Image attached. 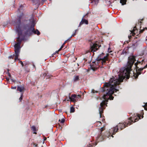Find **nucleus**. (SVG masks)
<instances>
[{
    "instance_id": "58836bf2",
    "label": "nucleus",
    "mask_w": 147,
    "mask_h": 147,
    "mask_svg": "<svg viewBox=\"0 0 147 147\" xmlns=\"http://www.w3.org/2000/svg\"><path fill=\"white\" fill-rule=\"evenodd\" d=\"M68 96L69 98V97H71V96H70V93H69L68 94Z\"/></svg>"
},
{
    "instance_id": "3c124183",
    "label": "nucleus",
    "mask_w": 147,
    "mask_h": 147,
    "mask_svg": "<svg viewBox=\"0 0 147 147\" xmlns=\"http://www.w3.org/2000/svg\"><path fill=\"white\" fill-rule=\"evenodd\" d=\"M144 116H142V118H143V117Z\"/></svg>"
},
{
    "instance_id": "20e7f679",
    "label": "nucleus",
    "mask_w": 147,
    "mask_h": 147,
    "mask_svg": "<svg viewBox=\"0 0 147 147\" xmlns=\"http://www.w3.org/2000/svg\"><path fill=\"white\" fill-rule=\"evenodd\" d=\"M142 63V62L137 61V62L135 64V65L136 68V72L135 73H134L133 76L135 79L138 78V76L142 73V71L144 69L147 68V64L144 67L139 68V67L138 66V65L139 63Z\"/></svg>"
},
{
    "instance_id": "bb28decb",
    "label": "nucleus",
    "mask_w": 147,
    "mask_h": 147,
    "mask_svg": "<svg viewBox=\"0 0 147 147\" xmlns=\"http://www.w3.org/2000/svg\"><path fill=\"white\" fill-rule=\"evenodd\" d=\"M145 30H147V28H144L142 30H141L140 29V30L139 31V33H142L143 31Z\"/></svg>"
},
{
    "instance_id": "9d476101",
    "label": "nucleus",
    "mask_w": 147,
    "mask_h": 147,
    "mask_svg": "<svg viewBox=\"0 0 147 147\" xmlns=\"http://www.w3.org/2000/svg\"><path fill=\"white\" fill-rule=\"evenodd\" d=\"M105 129V126L101 127L100 129V131L99 132L98 136H97L96 142L98 143V142H101L103 140L104 138H105L104 134H102V132Z\"/></svg>"
},
{
    "instance_id": "0eeeda50",
    "label": "nucleus",
    "mask_w": 147,
    "mask_h": 147,
    "mask_svg": "<svg viewBox=\"0 0 147 147\" xmlns=\"http://www.w3.org/2000/svg\"><path fill=\"white\" fill-rule=\"evenodd\" d=\"M118 131V129L117 127H114L113 128L110 129L109 131H106L105 133L104 134L105 137V138H109L111 137L113 138V135H115L116 133Z\"/></svg>"
},
{
    "instance_id": "c9c22d12",
    "label": "nucleus",
    "mask_w": 147,
    "mask_h": 147,
    "mask_svg": "<svg viewBox=\"0 0 147 147\" xmlns=\"http://www.w3.org/2000/svg\"><path fill=\"white\" fill-rule=\"evenodd\" d=\"M43 76H44V77L45 76H47V74L46 73H44L43 74Z\"/></svg>"
},
{
    "instance_id": "39448f33",
    "label": "nucleus",
    "mask_w": 147,
    "mask_h": 147,
    "mask_svg": "<svg viewBox=\"0 0 147 147\" xmlns=\"http://www.w3.org/2000/svg\"><path fill=\"white\" fill-rule=\"evenodd\" d=\"M24 70L27 72H29L30 71V69L31 70H33L34 68L35 70L36 69V67L33 63H30V62L27 61H24Z\"/></svg>"
},
{
    "instance_id": "423d86ee",
    "label": "nucleus",
    "mask_w": 147,
    "mask_h": 147,
    "mask_svg": "<svg viewBox=\"0 0 147 147\" xmlns=\"http://www.w3.org/2000/svg\"><path fill=\"white\" fill-rule=\"evenodd\" d=\"M105 56L104 58H101L98 57L95 60V62L98 65H100H100L103 66L106 65L107 64L106 61L108 60V56Z\"/></svg>"
},
{
    "instance_id": "393cba45",
    "label": "nucleus",
    "mask_w": 147,
    "mask_h": 147,
    "mask_svg": "<svg viewBox=\"0 0 147 147\" xmlns=\"http://www.w3.org/2000/svg\"><path fill=\"white\" fill-rule=\"evenodd\" d=\"M23 92L21 93V96L19 99L20 101V102L22 100V99L23 98Z\"/></svg>"
},
{
    "instance_id": "5701e85b",
    "label": "nucleus",
    "mask_w": 147,
    "mask_h": 147,
    "mask_svg": "<svg viewBox=\"0 0 147 147\" xmlns=\"http://www.w3.org/2000/svg\"><path fill=\"white\" fill-rule=\"evenodd\" d=\"M79 80V76H75L74 79V82H76Z\"/></svg>"
},
{
    "instance_id": "09e8293b",
    "label": "nucleus",
    "mask_w": 147,
    "mask_h": 147,
    "mask_svg": "<svg viewBox=\"0 0 147 147\" xmlns=\"http://www.w3.org/2000/svg\"><path fill=\"white\" fill-rule=\"evenodd\" d=\"M141 20V21H142V20H143V19H141V20Z\"/></svg>"
},
{
    "instance_id": "f3484780",
    "label": "nucleus",
    "mask_w": 147,
    "mask_h": 147,
    "mask_svg": "<svg viewBox=\"0 0 147 147\" xmlns=\"http://www.w3.org/2000/svg\"><path fill=\"white\" fill-rule=\"evenodd\" d=\"M25 90L24 86H18L17 87V91H19L21 93L23 92L24 93V91Z\"/></svg>"
},
{
    "instance_id": "f03ea898",
    "label": "nucleus",
    "mask_w": 147,
    "mask_h": 147,
    "mask_svg": "<svg viewBox=\"0 0 147 147\" xmlns=\"http://www.w3.org/2000/svg\"><path fill=\"white\" fill-rule=\"evenodd\" d=\"M23 16V13H22L19 16L16 22V32L18 33V37L17 38V40L18 41H20L21 42L22 40L24 39L25 36L26 35L25 34L24 35L23 34L22 31L21 30V21Z\"/></svg>"
},
{
    "instance_id": "a19ab883",
    "label": "nucleus",
    "mask_w": 147,
    "mask_h": 147,
    "mask_svg": "<svg viewBox=\"0 0 147 147\" xmlns=\"http://www.w3.org/2000/svg\"><path fill=\"white\" fill-rule=\"evenodd\" d=\"M66 43V42H64L63 44V45L64 46Z\"/></svg>"
},
{
    "instance_id": "603ef678",
    "label": "nucleus",
    "mask_w": 147,
    "mask_h": 147,
    "mask_svg": "<svg viewBox=\"0 0 147 147\" xmlns=\"http://www.w3.org/2000/svg\"><path fill=\"white\" fill-rule=\"evenodd\" d=\"M97 144V143H96L95 144V145H96Z\"/></svg>"
},
{
    "instance_id": "7c9ffc66",
    "label": "nucleus",
    "mask_w": 147,
    "mask_h": 147,
    "mask_svg": "<svg viewBox=\"0 0 147 147\" xmlns=\"http://www.w3.org/2000/svg\"><path fill=\"white\" fill-rule=\"evenodd\" d=\"M88 13H87L84 16L83 18H85V19L87 18L88 17Z\"/></svg>"
},
{
    "instance_id": "6ab92c4d",
    "label": "nucleus",
    "mask_w": 147,
    "mask_h": 147,
    "mask_svg": "<svg viewBox=\"0 0 147 147\" xmlns=\"http://www.w3.org/2000/svg\"><path fill=\"white\" fill-rule=\"evenodd\" d=\"M64 45H62L61 46V48L60 49H59L58 51H55V52L53 54H52V55H54L55 54H56V53H57V54H58V52L60 51L62 49Z\"/></svg>"
},
{
    "instance_id": "9b49d317",
    "label": "nucleus",
    "mask_w": 147,
    "mask_h": 147,
    "mask_svg": "<svg viewBox=\"0 0 147 147\" xmlns=\"http://www.w3.org/2000/svg\"><path fill=\"white\" fill-rule=\"evenodd\" d=\"M81 97L80 95L72 94L71 97H69V100L68 99L67 101L74 102V103L76 102Z\"/></svg>"
},
{
    "instance_id": "4c0bfd02",
    "label": "nucleus",
    "mask_w": 147,
    "mask_h": 147,
    "mask_svg": "<svg viewBox=\"0 0 147 147\" xmlns=\"http://www.w3.org/2000/svg\"><path fill=\"white\" fill-rule=\"evenodd\" d=\"M8 76L9 77H11V74L9 73V72H8Z\"/></svg>"
},
{
    "instance_id": "7ed1b4c3",
    "label": "nucleus",
    "mask_w": 147,
    "mask_h": 147,
    "mask_svg": "<svg viewBox=\"0 0 147 147\" xmlns=\"http://www.w3.org/2000/svg\"><path fill=\"white\" fill-rule=\"evenodd\" d=\"M138 119H141L140 116H138L135 119H134V118H133L132 117H130L129 118L128 121H126L123 123H119L115 127H117L118 130H119V128L121 130H122L126 127H127L128 125H130L133 123L138 121Z\"/></svg>"
},
{
    "instance_id": "c03bdc74",
    "label": "nucleus",
    "mask_w": 147,
    "mask_h": 147,
    "mask_svg": "<svg viewBox=\"0 0 147 147\" xmlns=\"http://www.w3.org/2000/svg\"><path fill=\"white\" fill-rule=\"evenodd\" d=\"M69 41L68 40H67L66 41H65V42H66V43H67V42Z\"/></svg>"
},
{
    "instance_id": "ddd939ff",
    "label": "nucleus",
    "mask_w": 147,
    "mask_h": 147,
    "mask_svg": "<svg viewBox=\"0 0 147 147\" xmlns=\"http://www.w3.org/2000/svg\"><path fill=\"white\" fill-rule=\"evenodd\" d=\"M93 64L90 65V68L93 71H95L100 67V66L97 65L95 61L94 62H93Z\"/></svg>"
},
{
    "instance_id": "37998d69",
    "label": "nucleus",
    "mask_w": 147,
    "mask_h": 147,
    "mask_svg": "<svg viewBox=\"0 0 147 147\" xmlns=\"http://www.w3.org/2000/svg\"><path fill=\"white\" fill-rule=\"evenodd\" d=\"M67 96L66 97V98L64 100V101H65L66 100H67Z\"/></svg>"
},
{
    "instance_id": "cd10ccee",
    "label": "nucleus",
    "mask_w": 147,
    "mask_h": 147,
    "mask_svg": "<svg viewBox=\"0 0 147 147\" xmlns=\"http://www.w3.org/2000/svg\"><path fill=\"white\" fill-rule=\"evenodd\" d=\"M19 63L21 64L22 65V67H24V62H23L22 61L20 60L19 61Z\"/></svg>"
},
{
    "instance_id": "f8f14e48",
    "label": "nucleus",
    "mask_w": 147,
    "mask_h": 147,
    "mask_svg": "<svg viewBox=\"0 0 147 147\" xmlns=\"http://www.w3.org/2000/svg\"><path fill=\"white\" fill-rule=\"evenodd\" d=\"M142 22L141 21L139 22H138L136 24V26L134 27L133 30L131 32V33L132 34L133 36H134L136 34V33L137 32L138 30L137 28V27H138V26H140V29H141V24Z\"/></svg>"
},
{
    "instance_id": "c85d7f7f",
    "label": "nucleus",
    "mask_w": 147,
    "mask_h": 147,
    "mask_svg": "<svg viewBox=\"0 0 147 147\" xmlns=\"http://www.w3.org/2000/svg\"><path fill=\"white\" fill-rule=\"evenodd\" d=\"M127 50H125H125H123V52L122 53H121V54H125V55H126L127 54Z\"/></svg>"
},
{
    "instance_id": "2f4dec72",
    "label": "nucleus",
    "mask_w": 147,
    "mask_h": 147,
    "mask_svg": "<svg viewBox=\"0 0 147 147\" xmlns=\"http://www.w3.org/2000/svg\"><path fill=\"white\" fill-rule=\"evenodd\" d=\"M77 30H75V32L71 36V38L72 36H74L75 35H76V32Z\"/></svg>"
},
{
    "instance_id": "412c9836",
    "label": "nucleus",
    "mask_w": 147,
    "mask_h": 147,
    "mask_svg": "<svg viewBox=\"0 0 147 147\" xmlns=\"http://www.w3.org/2000/svg\"><path fill=\"white\" fill-rule=\"evenodd\" d=\"M95 125L97 127H99L101 125L102 123L100 121H98L95 123Z\"/></svg>"
},
{
    "instance_id": "864d4df0",
    "label": "nucleus",
    "mask_w": 147,
    "mask_h": 147,
    "mask_svg": "<svg viewBox=\"0 0 147 147\" xmlns=\"http://www.w3.org/2000/svg\"><path fill=\"white\" fill-rule=\"evenodd\" d=\"M54 56L53 55V56H52V57H53V56Z\"/></svg>"
},
{
    "instance_id": "f257e3e1",
    "label": "nucleus",
    "mask_w": 147,
    "mask_h": 147,
    "mask_svg": "<svg viewBox=\"0 0 147 147\" xmlns=\"http://www.w3.org/2000/svg\"><path fill=\"white\" fill-rule=\"evenodd\" d=\"M136 61L135 56H130L128 57V61L127 65L125 67L121 68L119 71L120 73L118 74V77L113 76L108 82L105 83L103 85L102 91L105 92L103 98L104 100L100 103V107L99 108V113L100 117H102V115L105 109L104 106L107 104L108 100H113L114 97L112 95L114 92H117L119 91L118 88L121 82H123V80L125 78L128 79L129 78L131 67L135 61Z\"/></svg>"
},
{
    "instance_id": "4be33fe9",
    "label": "nucleus",
    "mask_w": 147,
    "mask_h": 147,
    "mask_svg": "<svg viewBox=\"0 0 147 147\" xmlns=\"http://www.w3.org/2000/svg\"><path fill=\"white\" fill-rule=\"evenodd\" d=\"M15 55L13 54V55H18L19 53V49H15Z\"/></svg>"
},
{
    "instance_id": "6e6552de",
    "label": "nucleus",
    "mask_w": 147,
    "mask_h": 147,
    "mask_svg": "<svg viewBox=\"0 0 147 147\" xmlns=\"http://www.w3.org/2000/svg\"><path fill=\"white\" fill-rule=\"evenodd\" d=\"M100 45L99 46L97 43H94L93 44V45L92 47H91L90 51V50H88L86 51V52L84 54H88V55H91V52H92L93 53L92 55H94V52L98 50V48H99L100 47Z\"/></svg>"
},
{
    "instance_id": "6e6d98bb",
    "label": "nucleus",
    "mask_w": 147,
    "mask_h": 147,
    "mask_svg": "<svg viewBox=\"0 0 147 147\" xmlns=\"http://www.w3.org/2000/svg\"><path fill=\"white\" fill-rule=\"evenodd\" d=\"M146 40H147V38H146Z\"/></svg>"
},
{
    "instance_id": "dca6fc26",
    "label": "nucleus",
    "mask_w": 147,
    "mask_h": 147,
    "mask_svg": "<svg viewBox=\"0 0 147 147\" xmlns=\"http://www.w3.org/2000/svg\"><path fill=\"white\" fill-rule=\"evenodd\" d=\"M17 43L14 46L15 49H20V45L21 42L20 41H18L17 40Z\"/></svg>"
},
{
    "instance_id": "f704fd0d",
    "label": "nucleus",
    "mask_w": 147,
    "mask_h": 147,
    "mask_svg": "<svg viewBox=\"0 0 147 147\" xmlns=\"http://www.w3.org/2000/svg\"><path fill=\"white\" fill-rule=\"evenodd\" d=\"M11 88L12 89H15L16 88V86H14V87L12 86V87H11Z\"/></svg>"
},
{
    "instance_id": "c756f323",
    "label": "nucleus",
    "mask_w": 147,
    "mask_h": 147,
    "mask_svg": "<svg viewBox=\"0 0 147 147\" xmlns=\"http://www.w3.org/2000/svg\"><path fill=\"white\" fill-rule=\"evenodd\" d=\"M143 107H144L145 110L147 111V102L146 103L144 106H143Z\"/></svg>"
},
{
    "instance_id": "b1692460",
    "label": "nucleus",
    "mask_w": 147,
    "mask_h": 147,
    "mask_svg": "<svg viewBox=\"0 0 147 147\" xmlns=\"http://www.w3.org/2000/svg\"><path fill=\"white\" fill-rule=\"evenodd\" d=\"M75 111V108L73 107H70V113H74Z\"/></svg>"
},
{
    "instance_id": "8fccbe9b",
    "label": "nucleus",
    "mask_w": 147,
    "mask_h": 147,
    "mask_svg": "<svg viewBox=\"0 0 147 147\" xmlns=\"http://www.w3.org/2000/svg\"><path fill=\"white\" fill-rule=\"evenodd\" d=\"M12 81H13V82H15V80H13L12 79Z\"/></svg>"
},
{
    "instance_id": "49530a36",
    "label": "nucleus",
    "mask_w": 147,
    "mask_h": 147,
    "mask_svg": "<svg viewBox=\"0 0 147 147\" xmlns=\"http://www.w3.org/2000/svg\"><path fill=\"white\" fill-rule=\"evenodd\" d=\"M68 99L69 100V98H68V97H67V100H68Z\"/></svg>"
},
{
    "instance_id": "a878e982",
    "label": "nucleus",
    "mask_w": 147,
    "mask_h": 147,
    "mask_svg": "<svg viewBox=\"0 0 147 147\" xmlns=\"http://www.w3.org/2000/svg\"><path fill=\"white\" fill-rule=\"evenodd\" d=\"M108 52L109 53H110V55H113V54L111 53L112 52V51L111 50V49L110 47L108 49Z\"/></svg>"
},
{
    "instance_id": "aec40b11",
    "label": "nucleus",
    "mask_w": 147,
    "mask_h": 147,
    "mask_svg": "<svg viewBox=\"0 0 147 147\" xmlns=\"http://www.w3.org/2000/svg\"><path fill=\"white\" fill-rule=\"evenodd\" d=\"M31 128L32 130L34 131L33 134H36L37 133L36 131L37 130L35 127L34 125H33L32 126Z\"/></svg>"
},
{
    "instance_id": "2eb2a0df",
    "label": "nucleus",
    "mask_w": 147,
    "mask_h": 147,
    "mask_svg": "<svg viewBox=\"0 0 147 147\" xmlns=\"http://www.w3.org/2000/svg\"><path fill=\"white\" fill-rule=\"evenodd\" d=\"M33 31H32V34H37L38 35H39L40 34V32L37 30H35L34 26H33L32 28Z\"/></svg>"
},
{
    "instance_id": "e433bc0d",
    "label": "nucleus",
    "mask_w": 147,
    "mask_h": 147,
    "mask_svg": "<svg viewBox=\"0 0 147 147\" xmlns=\"http://www.w3.org/2000/svg\"><path fill=\"white\" fill-rule=\"evenodd\" d=\"M87 147H92V145H90V144L88 145H87Z\"/></svg>"
},
{
    "instance_id": "a18cd8bd",
    "label": "nucleus",
    "mask_w": 147,
    "mask_h": 147,
    "mask_svg": "<svg viewBox=\"0 0 147 147\" xmlns=\"http://www.w3.org/2000/svg\"><path fill=\"white\" fill-rule=\"evenodd\" d=\"M37 146H38V145H37V144H36V145H35V147H37Z\"/></svg>"
},
{
    "instance_id": "72a5a7b5",
    "label": "nucleus",
    "mask_w": 147,
    "mask_h": 147,
    "mask_svg": "<svg viewBox=\"0 0 147 147\" xmlns=\"http://www.w3.org/2000/svg\"><path fill=\"white\" fill-rule=\"evenodd\" d=\"M51 76L47 75V78H48V79L50 78Z\"/></svg>"
},
{
    "instance_id": "ea45409f",
    "label": "nucleus",
    "mask_w": 147,
    "mask_h": 147,
    "mask_svg": "<svg viewBox=\"0 0 147 147\" xmlns=\"http://www.w3.org/2000/svg\"><path fill=\"white\" fill-rule=\"evenodd\" d=\"M71 38V37L69 38L67 40L68 41H69L70 40V39Z\"/></svg>"
},
{
    "instance_id": "a211bd4d",
    "label": "nucleus",
    "mask_w": 147,
    "mask_h": 147,
    "mask_svg": "<svg viewBox=\"0 0 147 147\" xmlns=\"http://www.w3.org/2000/svg\"><path fill=\"white\" fill-rule=\"evenodd\" d=\"M19 56H9L8 57V58L9 59H13L14 58L15 61H16V60H19V61L20 59L18 58Z\"/></svg>"
},
{
    "instance_id": "79ce46f5",
    "label": "nucleus",
    "mask_w": 147,
    "mask_h": 147,
    "mask_svg": "<svg viewBox=\"0 0 147 147\" xmlns=\"http://www.w3.org/2000/svg\"><path fill=\"white\" fill-rule=\"evenodd\" d=\"M128 37H129V39H130V38H131V36H128Z\"/></svg>"
},
{
    "instance_id": "de8ad7c7",
    "label": "nucleus",
    "mask_w": 147,
    "mask_h": 147,
    "mask_svg": "<svg viewBox=\"0 0 147 147\" xmlns=\"http://www.w3.org/2000/svg\"><path fill=\"white\" fill-rule=\"evenodd\" d=\"M106 55H109V54H108L107 53Z\"/></svg>"
},
{
    "instance_id": "4468645a",
    "label": "nucleus",
    "mask_w": 147,
    "mask_h": 147,
    "mask_svg": "<svg viewBox=\"0 0 147 147\" xmlns=\"http://www.w3.org/2000/svg\"><path fill=\"white\" fill-rule=\"evenodd\" d=\"M88 24V20L86 19H85V18H82L81 21L80 22L79 26L80 27L83 24Z\"/></svg>"
},
{
    "instance_id": "1a4fd4ad",
    "label": "nucleus",
    "mask_w": 147,
    "mask_h": 147,
    "mask_svg": "<svg viewBox=\"0 0 147 147\" xmlns=\"http://www.w3.org/2000/svg\"><path fill=\"white\" fill-rule=\"evenodd\" d=\"M33 26H35L34 24L33 23L31 25L30 27H29V24H26L24 26L23 28L24 29L26 30L27 29L25 32V35L30 36L32 34V31H33L32 28L33 27Z\"/></svg>"
},
{
    "instance_id": "5fc2aeb1",
    "label": "nucleus",
    "mask_w": 147,
    "mask_h": 147,
    "mask_svg": "<svg viewBox=\"0 0 147 147\" xmlns=\"http://www.w3.org/2000/svg\"><path fill=\"white\" fill-rule=\"evenodd\" d=\"M76 59H77V58H76Z\"/></svg>"
},
{
    "instance_id": "473e14b6",
    "label": "nucleus",
    "mask_w": 147,
    "mask_h": 147,
    "mask_svg": "<svg viewBox=\"0 0 147 147\" xmlns=\"http://www.w3.org/2000/svg\"><path fill=\"white\" fill-rule=\"evenodd\" d=\"M59 121H60V122L62 123H63L65 122V119H61V121H60V119H59Z\"/></svg>"
}]
</instances>
